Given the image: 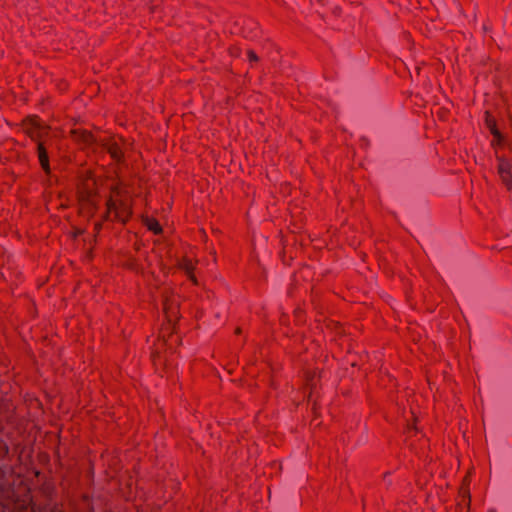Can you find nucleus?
Returning a JSON list of instances; mask_svg holds the SVG:
<instances>
[{
	"mask_svg": "<svg viewBox=\"0 0 512 512\" xmlns=\"http://www.w3.org/2000/svg\"><path fill=\"white\" fill-rule=\"evenodd\" d=\"M70 136L81 149L106 150L114 160L136 158L133 144L121 136L101 138L82 127L73 128Z\"/></svg>",
	"mask_w": 512,
	"mask_h": 512,
	"instance_id": "nucleus-1",
	"label": "nucleus"
},
{
	"mask_svg": "<svg viewBox=\"0 0 512 512\" xmlns=\"http://www.w3.org/2000/svg\"><path fill=\"white\" fill-rule=\"evenodd\" d=\"M24 132L33 140L37 141L38 160H48L45 143L49 139L51 129L38 117H28L22 123Z\"/></svg>",
	"mask_w": 512,
	"mask_h": 512,
	"instance_id": "nucleus-2",
	"label": "nucleus"
},
{
	"mask_svg": "<svg viewBox=\"0 0 512 512\" xmlns=\"http://www.w3.org/2000/svg\"><path fill=\"white\" fill-rule=\"evenodd\" d=\"M113 195H111L106 206L109 212H112L116 219L125 223L132 215V202L127 200V193L118 188H112Z\"/></svg>",
	"mask_w": 512,
	"mask_h": 512,
	"instance_id": "nucleus-3",
	"label": "nucleus"
},
{
	"mask_svg": "<svg viewBox=\"0 0 512 512\" xmlns=\"http://www.w3.org/2000/svg\"><path fill=\"white\" fill-rule=\"evenodd\" d=\"M485 115V124L490 130L491 134L494 136L493 143L496 142L498 145H501L504 142V137L497 129L496 120L489 112H486Z\"/></svg>",
	"mask_w": 512,
	"mask_h": 512,
	"instance_id": "nucleus-4",
	"label": "nucleus"
},
{
	"mask_svg": "<svg viewBox=\"0 0 512 512\" xmlns=\"http://www.w3.org/2000/svg\"><path fill=\"white\" fill-rule=\"evenodd\" d=\"M498 170L502 180L505 182L508 189L512 191V162H501Z\"/></svg>",
	"mask_w": 512,
	"mask_h": 512,
	"instance_id": "nucleus-5",
	"label": "nucleus"
},
{
	"mask_svg": "<svg viewBox=\"0 0 512 512\" xmlns=\"http://www.w3.org/2000/svg\"><path fill=\"white\" fill-rule=\"evenodd\" d=\"M141 219L150 231L156 234H160L162 232V227L156 219L144 215L141 217Z\"/></svg>",
	"mask_w": 512,
	"mask_h": 512,
	"instance_id": "nucleus-6",
	"label": "nucleus"
},
{
	"mask_svg": "<svg viewBox=\"0 0 512 512\" xmlns=\"http://www.w3.org/2000/svg\"><path fill=\"white\" fill-rule=\"evenodd\" d=\"M247 55H248V58H249V60H250V61H257V60H258L257 55H256V54H255V52H254V51H252V50H249V51L247 52Z\"/></svg>",
	"mask_w": 512,
	"mask_h": 512,
	"instance_id": "nucleus-7",
	"label": "nucleus"
},
{
	"mask_svg": "<svg viewBox=\"0 0 512 512\" xmlns=\"http://www.w3.org/2000/svg\"><path fill=\"white\" fill-rule=\"evenodd\" d=\"M82 202H87L91 206L95 207V203L91 200L90 194H88L86 197H81L80 199Z\"/></svg>",
	"mask_w": 512,
	"mask_h": 512,
	"instance_id": "nucleus-8",
	"label": "nucleus"
},
{
	"mask_svg": "<svg viewBox=\"0 0 512 512\" xmlns=\"http://www.w3.org/2000/svg\"><path fill=\"white\" fill-rule=\"evenodd\" d=\"M183 268L186 270V271H190L192 269V265L189 261H186L185 264L183 265Z\"/></svg>",
	"mask_w": 512,
	"mask_h": 512,
	"instance_id": "nucleus-9",
	"label": "nucleus"
},
{
	"mask_svg": "<svg viewBox=\"0 0 512 512\" xmlns=\"http://www.w3.org/2000/svg\"><path fill=\"white\" fill-rule=\"evenodd\" d=\"M42 167L46 172H49V164L48 162H42Z\"/></svg>",
	"mask_w": 512,
	"mask_h": 512,
	"instance_id": "nucleus-10",
	"label": "nucleus"
}]
</instances>
